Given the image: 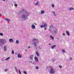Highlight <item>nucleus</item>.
<instances>
[{"instance_id":"nucleus-41","label":"nucleus","mask_w":74,"mask_h":74,"mask_svg":"<svg viewBox=\"0 0 74 74\" xmlns=\"http://www.w3.org/2000/svg\"><path fill=\"white\" fill-rule=\"evenodd\" d=\"M47 29V28H45V30H46Z\"/></svg>"},{"instance_id":"nucleus-19","label":"nucleus","mask_w":74,"mask_h":74,"mask_svg":"<svg viewBox=\"0 0 74 74\" xmlns=\"http://www.w3.org/2000/svg\"><path fill=\"white\" fill-rule=\"evenodd\" d=\"M10 57H8V58H7V59H6L5 60H9V59H10Z\"/></svg>"},{"instance_id":"nucleus-23","label":"nucleus","mask_w":74,"mask_h":74,"mask_svg":"<svg viewBox=\"0 0 74 74\" xmlns=\"http://www.w3.org/2000/svg\"><path fill=\"white\" fill-rule=\"evenodd\" d=\"M54 14V16H56V15L55 14V12L54 11L52 12Z\"/></svg>"},{"instance_id":"nucleus-13","label":"nucleus","mask_w":74,"mask_h":74,"mask_svg":"<svg viewBox=\"0 0 74 74\" xmlns=\"http://www.w3.org/2000/svg\"><path fill=\"white\" fill-rule=\"evenodd\" d=\"M56 45H54L53 46H52L51 47L52 49H53V48H55V47H56Z\"/></svg>"},{"instance_id":"nucleus-24","label":"nucleus","mask_w":74,"mask_h":74,"mask_svg":"<svg viewBox=\"0 0 74 74\" xmlns=\"http://www.w3.org/2000/svg\"><path fill=\"white\" fill-rule=\"evenodd\" d=\"M8 71V69H5L4 70V71Z\"/></svg>"},{"instance_id":"nucleus-43","label":"nucleus","mask_w":74,"mask_h":74,"mask_svg":"<svg viewBox=\"0 0 74 74\" xmlns=\"http://www.w3.org/2000/svg\"><path fill=\"white\" fill-rule=\"evenodd\" d=\"M3 1H5V0H2Z\"/></svg>"},{"instance_id":"nucleus-1","label":"nucleus","mask_w":74,"mask_h":74,"mask_svg":"<svg viewBox=\"0 0 74 74\" xmlns=\"http://www.w3.org/2000/svg\"><path fill=\"white\" fill-rule=\"evenodd\" d=\"M0 42L2 44H5L6 43V41H5V39H0Z\"/></svg>"},{"instance_id":"nucleus-12","label":"nucleus","mask_w":74,"mask_h":74,"mask_svg":"<svg viewBox=\"0 0 74 74\" xmlns=\"http://www.w3.org/2000/svg\"><path fill=\"white\" fill-rule=\"evenodd\" d=\"M9 41L10 42H13V39H9Z\"/></svg>"},{"instance_id":"nucleus-26","label":"nucleus","mask_w":74,"mask_h":74,"mask_svg":"<svg viewBox=\"0 0 74 74\" xmlns=\"http://www.w3.org/2000/svg\"><path fill=\"white\" fill-rule=\"evenodd\" d=\"M37 3H35V5H38V1H37Z\"/></svg>"},{"instance_id":"nucleus-35","label":"nucleus","mask_w":74,"mask_h":74,"mask_svg":"<svg viewBox=\"0 0 74 74\" xmlns=\"http://www.w3.org/2000/svg\"><path fill=\"white\" fill-rule=\"evenodd\" d=\"M0 35H1V36H3V34L2 33H1L0 34Z\"/></svg>"},{"instance_id":"nucleus-14","label":"nucleus","mask_w":74,"mask_h":74,"mask_svg":"<svg viewBox=\"0 0 74 74\" xmlns=\"http://www.w3.org/2000/svg\"><path fill=\"white\" fill-rule=\"evenodd\" d=\"M5 19L6 20V21H7L8 22H10V20L9 19L5 18Z\"/></svg>"},{"instance_id":"nucleus-6","label":"nucleus","mask_w":74,"mask_h":74,"mask_svg":"<svg viewBox=\"0 0 74 74\" xmlns=\"http://www.w3.org/2000/svg\"><path fill=\"white\" fill-rule=\"evenodd\" d=\"M34 57V56L33 55H31L30 57V59H31V60H33V58Z\"/></svg>"},{"instance_id":"nucleus-3","label":"nucleus","mask_w":74,"mask_h":74,"mask_svg":"<svg viewBox=\"0 0 74 74\" xmlns=\"http://www.w3.org/2000/svg\"><path fill=\"white\" fill-rule=\"evenodd\" d=\"M42 24L43 25V26L44 27H47V24L46 23H43Z\"/></svg>"},{"instance_id":"nucleus-2","label":"nucleus","mask_w":74,"mask_h":74,"mask_svg":"<svg viewBox=\"0 0 74 74\" xmlns=\"http://www.w3.org/2000/svg\"><path fill=\"white\" fill-rule=\"evenodd\" d=\"M49 67L51 69L50 73H54V70L52 67L50 66Z\"/></svg>"},{"instance_id":"nucleus-4","label":"nucleus","mask_w":74,"mask_h":74,"mask_svg":"<svg viewBox=\"0 0 74 74\" xmlns=\"http://www.w3.org/2000/svg\"><path fill=\"white\" fill-rule=\"evenodd\" d=\"M34 59L36 62H38V58L37 57L35 56L34 57Z\"/></svg>"},{"instance_id":"nucleus-9","label":"nucleus","mask_w":74,"mask_h":74,"mask_svg":"<svg viewBox=\"0 0 74 74\" xmlns=\"http://www.w3.org/2000/svg\"><path fill=\"white\" fill-rule=\"evenodd\" d=\"M36 53L38 57H39V56H40V54H39V53H38V52H37V51H36Z\"/></svg>"},{"instance_id":"nucleus-40","label":"nucleus","mask_w":74,"mask_h":74,"mask_svg":"<svg viewBox=\"0 0 74 74\" xmlns=\"http://www.w3.org/2000/svg\"><path fill=\"white\" fill-rule=\"evenodd\" d=\"M59 67H60V68H61L62 67V66H60Z\"/></svg>"},{"instance_id":"nucleus-8","label":"nucleus","mask_w":74,"mask_h":74,"mask_svg":"<svg viewBox=\"0 0 74 74\" xmlns=\"http://www.w3.org/2000/svg\"><path fill=\"white\" fill-rule=\"evenodd\" d=\"M32 27L33 29H35L36 28V27L35 26H34V25H32Z\"/></svg>"},{"instance_id":"nucleus-16","label":"nucleus","mask_w":74,"mask_h":74,"mask_svg":"<svg viewBox=\"0 0 74 74\" xmlns=\"http://www.w3.org/2000/svg\"><path fill=\"white\" fill-rule=\"evenodd\" d=\"M54 33H58V30L56 29L55 31H54Z\"/></svg>"},{"instance_id":"nucleus-17","label":"nucleus","mask_w":74,"mask_h":74,"mask_svg":"<svg viewBox=\"0 0 74 74\" xmlns=\"http://www.w3.org/2000/svg\"><path fill=\"white\" fill-rule=\"evenodd\" d=\"M69 10V11H71V10H74V8H70Z\"/></svg>"},{"instance_id":"nucleus-28","label":"nucleus","mask_w":74,"mask_h":74,"mask_svg":"<svg viewBox=\"0 0 74 74\" xmlns=\"http://www.w3.org/2000/svg\"><path fill=\"white\" fill-rule=\"evenodd\" d=\"M16 44H18V43H19V41L18 40H16Z\"/></svg>"},{"instance_id":"nucleus-20","label":"nucleus","mask_w":74,"mask_h":74,"mask_svg":"<svg viewBox=\"0 0 74 74\" xmlns=\"http://www.w3.org/2000/svg\"><path fill=\"white\" fill-rule=\"evenodd\" d=\"M44 13V11L43 10H42L41 12V14H43Z\"/></svg>"},{"instance_id":"nucleus-10","label":"nucleus","mask_w":74,"mask_h":74,"mask_svg":"<svg viewBox=\"0 0 74 74\" xmlns=\"http://www.w3.org/2000/svg\"><path fill=\"white\" fill-rule=\"evenodd\" d=\"M4 49L5 51H7V47L6 46H4Z\"/></svg>"},{"instance_id":"nucleus-39","label":"nucleus","mask_w":74,"mask_h":74,"mask_svg":"<svg viewBox=\"0 0 74 74\" xmlns=\"http://www.w3.org/2000/svg\"><path fill=\"white\" fill-rule=\"evenodd\" d=\"M62 35H63V36H65V33H63V34H62Z\"/></svg>"},{"instance_id":"nucleus-5","label":"nucleus","mask_w":74,"mask_h":74,"mask_svg":"<svg viewBox=\"0 0 74 74\" xmlns=\"http://www.w3.org/2000/svg\"><path fill=\"white\" fill-rule=\"evenodd\" d=\"M66 33L67 34V36H70V33L68 32V31H66Z\"/></svg>"},{"instance_id":"nucleus-38","label":"nucleus","mask_w":74,"mask_h":74,"mask_svg":"<svg viewBox=\"0 0 74 74\" xmlns=\"http://www.w3.org/2000/svg\"><path fill=\"white\" fill-rule=\"evenodd\" d=\"M34 24H35V25H36V26H37V23H34Z\"/></svg>"},{"instance_id":"nucleus-27","label":"nucleus","mask_w":74,"mask_h":74,"mask_svg":"<svg viewBox=\"0 0 74 74\" xmlns=\"http://www.w3.org/2000/svg\"><path fill=\"white\" fill-rule=\"evenodd\" d=\"M52 7H55V5L54 4H52Z\"/></svg>"},{"instance_id":"nucleus-36","label":"nucleus","mask_w":74,"mask_h":74,"mask_svg":"<svg viewBox=\"0 0 74 74\" xmlns=\"http://www.w3.org/2000/svg\"><path fill=\"white\" fill-rule=\"evenodd\" d=\"M15 68L16 70H18V69L17 68H16V67H15Z\"/></svg>"},{"instance_id":"nucleus-32","label":"nucleus","mask_w":74,"mask_h":74,"mask_svg":"<svg viewBox=\"0 0 74 74\" xmlns=\"http://www.w3.org/2000/svg\"><path fill=\"white\" fill-rule=\"evenodd\" d=\"M36 40H37V39H35V38L33 39V41H36Z\"/></svg>"},{"instance_id":"nucleus-7","label":"nucleus","mask_w":74,"mask_h":74,"mask_svg":"<svg viewBox=\"0 0 74 74\" xmlns=\"http://www.w3.org/2000/svg\"><path fill=\"white\" fill-rule=\"evenodd\" d=\"M18 57L19 58H22V56L21 55L19 54H18Z\"/></svg>"},{"instance_id":"nucleus-44","label":"nucleus","mask_w":74,"mask_h":74,"mask_svg":"<svg viewBox=\"0 0 74 74\" xmlns=\"http://www.w3.org/2000/svg\"><path fill=\"white\" fill-rule=\"evenodd\" d=\"M49 45H51V43H49Z\"/></svg>"},{"instance_id":"nucleus-46","label":"nucleus","mask_w":74,"mask_h":74,"mask_svg":"<svg viewBox=\"0 0 74 74\" xmlns=\"http://www.w3.org/2000/svg\"><path fill=\"white\" fill-rule=\"evenodd\" d=\"M0 15H1V13H0Z\"/></svg>"},{"instance_id":"nucleus-15","label":"nucleus","mask_w":74,"mask_h":74,"mask_svg":"<svg viewBox=\"0 0 74 74\" xmlns=\"http://www.w3.org/2000/svg\"><path fill=\"white\" fill-rule=\"evenodd\" d=\"M50 37H51V39H52V40H54V38H53V36L51 35Z\"/></svg>"},{"instance_id":"nucleus-33","label":"nucleus","mask_w":74,"mask_h":74,"mask_svg":"<svg viewBox=\"0 0 74 74\" xmlns=\"http://www.w3.org/2000/svg\"><path fill=\"white\" fill-rule=\"evenodd\" d=\"M14 6H15L16 7H17L18 6V5L16 4H14Z\"/></svg>"},{"instance_id":"nucleus-18","label":"nucleus","mask_w":74,"mask_h":74,"mask_svg":"<svg viewBox=\"0 0 74 74\" xmlns=\"http://www.w3.org/2000/svg\"><path fill=\"white\" fill-rule=\"evenodd\" d=\"M36 70H38L39 69V67L38 66H36Z\"/></svg>"},{"instance_id":"nucleus-31","label":"nucleus","mask_w":74,"mask_h":74,"mask_svg":"<svg viewBox=\"0 0 74 74\" xmlns=\"http://www.w3.org/2000/svg\"><path fill=\"white\" fill-rule=\"evenodd\" d=\"M12 54H14V50H12Z\"/></svg>"},{"instance_id":"nucleus-25","label":"nucleus","mask_w":74,"mask_h":74,"mask_svg":"<svg viewBox=\"0 0 74 74\" xmlns=\"http://www.w3.org/2000/svg\"><path fill=\"white\" fill-rule=\"evenodd\" d=\"M19 73L20 74H22V73H21V71H20V70H18Z\"/></svg>"},{"instance_id":"nucleus-29","label":"nucleus","mask_w":74,"mask_h":74,"mask_svg":"<svg viewBox=\"0 0 74 74\" xmlns=\"http://www.w3.org/2000/svg\"><path fill=\"white\" fill-rule=\"evenodd\" d=\"M23 73L25 74H27V72H26V71H24Z\"/></svg>"},{"instance_id":"nucleus-42","label":"nucleus","mask_w":74,"mask_h":74,"mask_svg":"<svg viewBox=\"0 0 74 74\" xmlns=\"http://www.w3.org/2000/svg\"><path fill=\"white\" fill-rule=\"evenodd\" d=\"M29 62L30 63H32V61H30Z\"/></svg>"},{"instance_id":"nucleus-21","label":"nucleus","mask_w":74,"mask_h":74,"mask_svg":"<svg viewBox=\"0 0 74 74\" xmlns=\"http://www.w3.org/2000/svg\"><path fill=\"white\" fill-rule=\"evenodd\" d=\"M34 46H35V47H36V46H37V44H36V42H34Z\"/></svg>"},{"instance_id":"nucleus-30","label":"nucleus","mask_w":74,"mask_h":74,"mask_svg":"<svg viewBox=\"0 0 74 74\" xmlns=\"http://www.w3.org/2000/svg\"><path fill=\"white\" fill-rule=\"evenodd\" d=\"M40 27L41 28H42V27H44V26L42 25H40Z\"/></svg>"},{"instance_id":"nucleus-11","label":"nucleus","mask_w":74,"mask_h":74,"mask_svg":"<svg viewBox=\"0 0 74 74\" xmlns=\"http://www.w3.org/2000/svg\"><path fill=\"white\" fill-rule=\"evenodd\" d=\"M53 25H51L50 27V29H49V30L50 31H51V29H53Z\"/></svg>"},{"instance_id":"nucleus-34","label":"nucleus","mask_w":74,"mask_h":74,"mask_svg":"<svg viewBox=\"0 0 74 74\" xmlns=\"http://www.w3.org/2000/svg\"><path fill=\"white\" fill-rule=\"evenodd\" d=\"M62 52H63L64 53L65 52V51L63 49L62 50Z\"/></svg>"},{"instance_id":"nucleus-37","label":"nucleus","mask_w":74,"mask_h":74,"mask_svg":"<svg viewBox=\"0 0 74 74\" xmlns=\"http://www.w3.org/2000/svg\"><path fill=\"white\" fill-rule=\"evenodd\" d=\"M70 60H72V58L70 57Z\"/></svg>"},{"instance_id":"nucleus-22","label":"nucleus","mask_w":74,"mask_h":74,"mask_svg":"<svg viewBox=\"0 0 74 74\" xmlns=\"http://www.w3.org/2000/svg\"><path fill=\"white\" fill-rule=\"evenodd\" d=\"M25 16H26L24 14L23 15V18H25Z\"/></svg>"},{"instance_id":"nucleus-45","label":"nucleus","mask_w":74,"mask_h":74,"mask_svg":"<svg viewBox=\"0 0 74 74\" xmlns=\"http://www.w3.org/2000/svg\"><path fill=\"white\" fill-rule=\"evenodd\" d=\"M30 47H28V48H30Z\"/></svg>"}]
</instances>
